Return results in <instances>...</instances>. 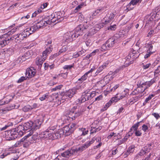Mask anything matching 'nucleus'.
Returning <instances> with one entry per match:
<instances>
[{"mask_svg": "<svg viewBox=\"0 0 160 160\" xmlns=\"http://www.w3.org/2000/svg\"><path fill=\"white\" fill-rule=\"evenodd\" d=\"M138 87L132 92L131 95H141L142 93H143L144 91L143 89L142 88V87L140 86V84L137 85Z\"/></svg>", "mask_w": 160, "mask_h": 160, "instance_id": "f3484780", "label": "nucleus"}, {"mask_svg": "<svg viewBox=\"0 0 160 160\" xmlns=\"http://www.w3.org/2000/svg\"><path fill=\"white\" fill-rule=\"evenodd\" d=\"M96 139V138H93L91 140L86 142L82 146L79 148H77V150L78 151V152H82L90 146L91 144L94 142Z\"/></svg>", "mask_w": 160, "mask_h": 160, "instance_id": "4468645a", "label": "nucleus"}, {"mask_svg": "<svg viewBox=\"0 0 160 160\" xmlns=\"http://www.w3.org/2000/svg\"><path fill=\"white\" fill-rule=\"evenodd\" d=\"M43 122V120L37 119L35 120L34 122H33V124L32 126V131L30 132L27 135L28 137L31 136V135L33 133V131L39 129L41 126V125Z\"/></svg>", "mask_w": 160, "mask_h": 160, "instance_id": "9b49d317", "label": "nucleus"}, {"mask_svg": "<svg viewBox=\"0 0 160 160\" xmlns=\"http://www.w3.org/2000/svg\"><path fill=\"white\" fill-rule=\"evenodd\" d=\"M48 94L46 93L45 94L43 95L42 97L40 98L39 99L41 101H43L48 98Z\"/></svg>", "mask_w": 160, "mask_h": 160, "instance_id": "13d9d810", "label": "nucleus"}, {"mask_svg": "<svg viewBox=\"0 0 160 160\" xmlns=\"http://www.w3.org/2000/svg\"><path fill=\"white\" fill-rule=\"evenodd\" d=\"M96 139V138H93L91 140L86 142L82 146L79 148H77V150L78 151V152H82L90 146L91 144L94 142Z\"/></svg>", "mask_w": 160, "mask_h": 160, "instance_id": "f8f14e48", "label": "nucleus"}, {"mask_svg": "<svg viewBox=\"0 0 160 160\" xmlns=\"http://www.w3.org/2000/svg\"><path fill=\"white\" fill-rule=\"evenodd\" d=\"M78 88L77 87H75L73 88L69 89L68 90L66 91L64 93V95L66 97L71 98L77 92V90Z\"/></svg>", "mask_w": 160, "mask_h": 160, "instance_id": "2eb2a0df", "label": "nucleus"}, {"mask_svg": "<svg viewBox=\"0 0 160 160\" xmlns=\"http://www.w3.org/2000/svg\"><path fill=\"white\" fill-rule=\"evenodd\" d=\"M105 24H105V22H102L101 23L95 25L94 26V28L97 31H98L101 28L103 27Z\"/></svg>", "mask_w": 160, "mask_h": 160, "instance_id": "c9c22d12", "label": "nucleus"}, {"mask_svg": "<svg viewBox=\"0 0 160 160\" xmlns=\"http://www.w3.org/2000/svg\"><path fill=\"white\" fill-rule=\"evenodd\" d=\"M97 31L96 30V29L94 27H93L92 28H91L89 30L88 34L87 36H92L93 35L94 33L96 32Z\"/></svg>", "mask_w": 160, "mask_h": 160, "instance_id": "4c0bfd02", "label": "nucleus"}, {"mask_svg": "<svg viewBox=\"0 0 160 160\" xmlns=\"http://www.w3.org/2000/svg\"><path fill=\"white\" fill-rule=\"evenodd\" d=\"M42 11V10H40L39 9L37 11H35V12L32 14V17L33 18L36 17L38 14L41 12Z\"/></svg>", "mask_w": 160, "mask_h": 160, "instance_id": "5fc2aeb1", "label": "nucleus"}, {"mask_svg": "<svg viewBox=\"0 0 160 160\" xmlns=\"http://www.w3.org/2000/svg\"><path fill=\"white\" fill-rule=\"evenodd\" d=\"M96 91H93L91 92H85L82 93L81 97L77 100L78 104L84 102L86 101L90 100L96 95Z\"/></svg>", "mask_w": 160, "mask_h": 160, "instance_id": "39448f33", "label": "nucleus"}, {"mask_svg": "<svg viewBox=\"0 0 160 160\" xmlns=\"http://www.w3.org/2000/svg\"><path fill=\"white\" fill-rule=\"evenodd\" d=\"M142 1V0H132L126 6L127 9L129 11L132 9L134 8L133 6L141 3Z\"/></svg>", "mask_w": 160, "mask_h": 160, "instance_id": "a211bd4d", "label": "nucleus"}, {"mask_svg": "<svg viewBox=\"0 0 160 160\" xmlns=\"http://www.w3.org/2000/svg\"><path fill=\"white\" fill-rule=\"evenodd\" d=\"M53 134V132L51 133L49 132V134H48V139L52 140H54Z\"/></svg>", "mask_w": 160, "mask_h": 160, "instance_id": "4d7b16f0", "label": "nucleus"}, {"mask_svg": "<svg viewBox=\"0 0 160 160\" xmlns=\"http://www.w3.org/2000/svg\"><path fill=\"white\" fill-rule=\"evenodd\" d=\"M78 127V125L75 123H72L71 124L68 125L64 127L62 130L63 133L65 134L66 135H69L72 133Z\"/></svg>", "mask_w": 160, "mask_h": 160, "instance_id": "9d476101", "label": "nucleus"}, {"mask_svg": "<svg viewBox=\"0 0 160 160\" xmlns=\"http://www.w3.org/2000/svg\"><path fill=\"white\" fill-rule=\"evenodd\" d=\"M147 47L148 48V49L147 50V52H151V53H152L153 52L152 51V49L153 48V46L152 44L151 43H148L147 44Z\"/></svg>", "mask_w": 160, "mask_h": 160, "instance_id": "c03bdc74", "label": "nucleus"}, {"mask_svg": "<svg viewBox=\"0 0 160 160\" xmlns=\"http://www.w3.org/2000/svg\"><path fill=\"white\" fill-rule=\"evenodd\" d=\"M138 126H137V125L136 124H134L133 125L132 127L130 129V131L129 132H131V131L133 129L134 130V131L137 130L138 129Z\"/></svg>", "mask_w": 160, "mask_h": 160, "instance_id": "bf43d9fd", "label": "nucleus"}, {"mask_svg": "<svg viewBox=\"0 0 160 160\" xmlns=\"http://www.w3.org/2000/svg\"><path fill=\"white\" fill-rule=\"evenodd\" d=\"M38 104L36 103H34L32 106H31V107L32 108V110L33 109H36L38 107Z\"/></svg>", "mask_w": 160, "mask_h": 160, "instance_id": "774afa93", "label": "nucleus"}, {"mask_svg": "<svg viewBox=\"0 0 160 160\" xmlns=\"http://www.w3.org/2000/svg\"><path fill=\"white\" fill-rule=\"evenodd\" d=\"M94 69L91 68L90 70L85 73L83 75L81 78L78 79V81H81L82 83L83 81L85 80L88 77V75L89 74L90 75H91V73L93 71Z\"/></svg>", "mask_w": 160, "mask_h": 160, "instance_id": "b1692460", "label": "nucleus"}, {"mask_svg": "<svg viewBox=\"0 0 160 160\" xmlns=\"http://www.w3.org/2000/svg\"><path fill=\"white\" fill-rule=\"evenodd\" d=\"M89 24L87 22H86L83 25H78L74 30L66 32L64 35L63 40L66 43H68L75 40L79 36L82 35L85 32L86 29L91 27L92 25Z\"/></svg>", "mask_w": 160, "mask_h": 160, "instance_id": "f03ea898", "label": "nucleus"}, {"mask_svg": "<svg viewBox=\"0 0 160 160\" xmlns=\"http://www.w3.org/2000/svg\"><path fill=\"white\" fill-rule=\"evenodd\" d=\"M78 130L81 136H85L87 134L88 132V130L85 128H79Z\"/></svg>", "mask_w": 160, "mask_h": 160, "instance_id": "473e14b6", "label": "nucleus"}, {"mask_svg": "<svg viewBox=\"0 0 160 160\" xmlns=\"http://www.w3.org/2000/svg\"><path fill=\"white\" fill-rule=\"evenodd\" d=\"M125 95H121V94H117L116 96L113 97L115 99L117 100V102L120 99H121L124 97L127 96V93L126 92H124Z\"/></svg>", "mask_w": 160, "mask_h": 160, "instance_id": "c756f323", "label": "nucleus"}, {"mask_svg": "<svg viewBox=\"0 0 160 160\" xmlns=\"http://www.w3.org/2000/svg\"><path fill=\"white\" fill-rule=\"evenodd\" d=\"M63 86L62 85H60L58 86H56L54 88H53L51 89V91H58L61 89V88L63 87Z\"/></svg>", "mask_w": 160, "mask_h": 160, "instance_id": "a18cd8bd", "label": "nucleus"}, {"mask_svg": "<svg viewBox=\"0 0 160 160\" xmlns=\"http://www.w3.org/2000/svg\"><path fill=\"white\" fill-rule=\"evenodd\" d=\"M24 140V138H23L22 139H21L20 141H17L15 145V147H18V146L20 144H22V142Z\"/></svg>", "mask_w": 160, "mask_h": 160, "instance_id": "052dcab7", "label": "nucleus"}, {"mask_svg": "<svg viewBox=\"0 0 160 160\" xmlns=\"http://www.w3.org/2000/svg\"><path fill=\"white\" fill-rule=\"evenodd\" d=\"M10 38H6L5 37L0 38V49L9 44L8 41Z\"/></svg>", "mask_w": 160, "mask_h": 160, "instance_id": "aec40b11", "label": "nucleus"}, {"mask_svg": "<svg viewBox=\"0 0 160 160\" xmlns=\"http://www.w3.org/2000/svg\"><path fill=\"white\" fill-rule=\"evenodd\" d=\"M36 72V70L33 67H31L26 70L25 74L26 76H27L28 78H31L35 76Z\"/></svg>", "mask_w": 160, "mask_h": 160, "instance_id": "6ab92c4d", "label": "nucleus"}, {"mask_svg": "<svg viewBox=\"0 0 160 160\" xmlns=\"http://www.w3.org/2000/svg\"><path fill=\"white\" fill-rule=\"evenodd\" d=\"M16 29H12L11 31H9L7 33H6L5 34H4L2 35V36L0 37V38H2V37H5V38H10L11 39H9V40L8 41L9 43L10 42V41L11 40H14V38H13V36L12 37H9V36L10 35H11L12 34H13L14 32H15L16 31Z\"/></svg>", "mask_w": 160, "mask_h": 160, "instance_id": "5701e85b", "label": "nucleus"}, {"mask_svg": "<svg viewBox=\"0 0 160 160\" xmlns=\"http://www.w3.org/2000/svg\"><path fill=\"white\" fill-rule=\"evenodd\" d=\"M74 66V64L71 65H65L63 67L64 69H70Z\"/></svg>", "mask_w": 160, "mask_h": 160, "instance_id": "0e129e2a", "label": "nucleus"}, {"mask_svg": "<svg viewBox=\"0 0 160 160\" xmlns=\"http://www.w3.org/2000/svg\"><path fill=\"white\" fill-rule=\"evenodd\" d=\"M105 79L97 82L96 85H99L100 87L102 88L105 86L106 83L104 82Z\"/></svg>", "mask_w": 160, "mask_h": 160, "instance_id": "79ce46f5", "label": "nucleus"}, {"mask_svg": "<svg viewBox=\"0 0 160 160\" xmlns=\"http://www.w3.org/2000/svg\"><path fill=\"white\" fill-rule=\"evenodd\" d=\"M33 132V133H34L32 135V136L31 137V139L30 140V141L32 143L33 142H36V140L38 138V135L37 132ZM32 135V134L31 135Z\"/></svg>", "mask_w": 160, "mask_h": 160, "instance_id": "e433bc0d", "label": "nucleus"}, {"mask_svg": "<svg viewBox=\"0 0 160 160\" xmlns=\"http://www.w3.org/2000/svg\"><path fill=\"white\" fill-rule=\"evenodd\" d=\"M135 147V146L133 145L130 146L127 152L123 153V155L125 157H127L131 153H132L134 151Z\"/></svg>", "mask_w": 160, "mask_h": 160, "instance_id": "393cba45", "label": "nucleus"}, {"mask_svg": "<svg viewBox=\"0 0 160 160\" xmlns=\"http://www.w3.org/2000/svg\"><path fill=\"white\" fill-rule=\"evenodd\" d=\"M103 8H101L100 9H97L96 11H95L94 12L93 14L94 16H96L98 14H99L100 12H103Z\"/></svg>", "mask_w": 160, "mask_h": 160, "instance_id": "de8ad7c7", "label": "nucleus"}, {"mask_svg": "<svg viewBox=\"0 0 160 160\" xmlns=\"http://www.w3.org/2000/svg\"><path fill=\"white\" fill-rule=\"evenodd\" d=\"M144 93H143V95H138L137 96H136L134 97H133L132 98L130 99L129 101V104L131 105L134 103L136 102H137L139 100V98L141 97L142 95H144Z\"/></svg>", "mask_w": 160, "mask_h": 160, "instance_id": "2f4dec72", "label": "nucleus"}, {"mask_svg": "<svg viewBox=\"0 0 160 160\" xmlns=\"http://www.w3.org/2000/svg\"><path fill=\"white\" fill-rule=\"evenodd\" d=\"M68 49V47L67 46H63L62 47L59 52L58 53L60 55V54L63 53L67 51Z\"/></svg>", "mask_w": 160, "mask_h": 160, "instance_id": "a19ab883", "label": "nucleus"}, {"mask_svg": "<svg viewBox=\"0 0 160 160\" xmlns=\"http://www.w3.org/2000/svg\"><path fill=\"white\" fill-rule=\"evenodd\" d=\"M60 12H55L47 17V19L50 20L51 24L52 23H55L60 22L63 19V18L60 15Z\"/></svg>", "mask_w": 160, "mask_h": 160, "instance_id": "6e6552de", "label": "nucleus"}, {"mask_svg": "<svg viewBox=\"0 0 160 160\" xmlns=\"http://www.w3.org/2000/svg\"><path fill=\"white\" fill-rule=\"evenodd\" d=\"M114 17L115 14L111 12L108 13L107 14L106 17L104 18L105 19V18H106V20L104 22L105 24H108L110 22L113 21Z\"/></svg>", "mask_w": 160, "mask_h": 160, "instance_id": "412c9836", "label": "nucleus"}, {"mask_svg": "<svg viewBox=\"0 0 160 160\" xmlns=\"http://www.w3.org/2000/svg\"><path fill=\"white\" fill-rule=\"evenodd\" d=\"M134 53L133 52H131L127 56V58L129 59L132 58L133 59L135 58H138L137 56H134Z\"/></svg>", "mask_w": 160, "mask_h": 160, "instance_id": "3c124183", "label": "nucleus"}, {"mask_svg": "<svg viewBox=\"0 0 160 160\" xmlns=\"http://www.w3.org/2000/svg\"><path fill=\"white\" fill-rule=\"evenodd\" d=\"M156 79L155 78H153L150 81H146L142 83H140V86L142 87V88H143V89L145 91L146 89L150 87L153 83H155Z\"/></svg>", "mask_w": 160, "mask_h": 160, "instance_id": "dca6fc26", "label": "nucleus"}, {"mask_svg": "<svg viewBox=\"0 0 160 160\" xmlns=\"http://www.w3.org/2000/svg\"><path fill=\"white\" fill-rule=\"evenodd\" d=\"M10 154H13L12 152H5L1 155L0 156V158L2 159L5 157H6L8 155H10Z\"/></svg>", "mask_w": 160, "mask_h": 160, "instance_id": "864d4df0", "label": "nucleus"}, {"mask_svg": "<svg viewBox=\"0 0 160 160\" xmlns=\"http://www.w3.org/2000/svg\"><path fill=\"white\" fill-rule=\"evenodd\" d=\"M118 99L116 100L113 97L107 103L104 107V108L105 110H107V108L110 107L111 105L113 103L117 102V101Z\"/></svg>", "mask_w": 160, "mask_h": 160, "instance_id": "c85d7f7f", "label": "nucleus"}, {"mask_svg": "<svg viewBox=\"0 0 160 160\" xmlns=\"http://www.w3.org/2000/svg\"><path fill=\"white\" fill-rule=\"evenodd\" d=\"M19 5V2H17L13 4L12 5L10 6L8 8V10H10L11 9L14 8L18 6Z\"/></svg>", "mask_w": 160, "mask_h": 160, "instance_id": "6e6d98bb", "label": "nucleus"}, {"mask_svg": "<svg viewBox=\"0 0 160 160\" xmlns=\"http://www.w3.org/2000/svg\"><path fill=\"white\" fill-rule=\"evenodd\" d=\"M96 139V138H93L91 140L86 142L82 146L79 148H77V150L78 151V152H82L90 146L91 144L94 142Z\"/></svg>", "mask_w": 160, "mask_h": 160, "instance_id": "ddd939ff", "label": "nucleus"}, {"mask_svg": "<svg viewBox=\"0 0 160 160\" xmlns=\"http://www.w3.org/2000/svg\"><path fill=\"white\" fill-rule=\"evenodd\" d=\"M28 59L27 56L25 55L24 56H22L21 57H20L18 58V60H19L20 62H21V60L23 61H25L26 59Z\"/></svg>", "mask_w": 160, "mask_h": 160, "instance_id": "69168bd1", "label": "nucleus"}, {"mask_svg": "<svg viewBox=\"0 0 160 160\" xmlns=\"http://www.w3.org/2000/svg\"><path fill=\"white\" fill-rule=\"evenodd\" d=\"M22 110L24 112H29L32 110V108L29 105H27L24 106L22 108Z\"/></svg>", "mask_w": 160, "mask_h": 160, "instance_id": "ea45409f", "label": "nucleus"}, {"mask_svg": "<svg viewBox=\"0 0 160 160\" xmlns=\"http://www.w3.org/2000/svg\"><path fill=\"white\" fill-rule=\"evenodd\" d=\"M114 37L109 38L106 42L102 45L101 48L102 51L109 50L114 46L116 42Z\"/></svg>", "mask_w": 160, "mask_h": 160, "instance_id": "0eeeda50", "label": "nucleus"}, {"mask_svg": "<svg viewBox=\"0 0 160 160\" xmlns=\"http://www.w3.org/2000/svg\"><path fill=\"white\" fill-rule=\"evenodd\" d=\"M32 124L33 122L29 121L23 125H19L17 127L9 130L8 132V136L9 138L8 140L14 139L18 137L22 136L26 132L32 131Z\"/></svg>", "mask_w": 160, "mask_h": 160, "instance_id": "f257e3e1", "label": "nucleus"}, {"mask_svg": "<svg viewBox=\"0 0 160 160\" xmlns=\"http://www.w3.org/2000/svg\"><path fill=\"white\" fill-rule=\"evenodd\" d=\"M160 72V66H158L154 72V76L157 77Z\"/></svg>", "mask_w": 160, "mask_h": 160, "instance_id": "09e8293b", "label": "nucleus"}, {"mask_svg": "<svg viewBox=\"0 0 160 160\" xmlns=\"http://www.w3.org/2000/svg\"><path fill=\"white\" fill-rule=\"evenodd\" d=\"M46 57H43L41 56V57L37 58L36 61V63L38 66V68L40 69L42 66L43 62L46 60Z\"/></svg>", "mask_w": 160, "mask_h": 160, "instance_id": "4be33fe9", "label": "nucleus"}, {"mask_svg": "<svg viewBox=\"0 0 160 160\" xmlns=\"http://www.w3.org/2000/svg\"><path fill=\"white\" fill-rule=\"evenodd\" d=\"M49 134V132L44 131L39 134V137L41 139H44L46 138L48 139V137Z\"/></svg>", "mask_w": 160, "mask_h": 160, "instance_id": "7c9ffc66", "label": "nucleus"}, {"mask_svg": "<svg viewBox=\"0 0 160 160\" xmlns=\"http://www.w3.org/2000/svg\"><path fill=\"white\" fill-rule=\"evenodd\" d=\"M78 151L76 150V148H73L71 150H67L61 153V155H59L55 158V160H66L64 158H68L72 155L78 153Z\"/></svg>", "mask_w": 160, "mask_h": 160, "instance_id": "423d86ee", "label": "nucleus"}, {"mask_svg": "<svg viewBox=\"0 0 160 160\" xmlns=\"http://www.w3.org/2000/svg\"><path fill=\"white\" fill-rule=\"evenodd\" d=\"M32 33V32L30 31L29 28H26L22 33L16 35H13V38L15 39V41L17 43H19L23 40L24 38L29 36Z\"/></svg>", "mask_w": 160, "mask_h": 160, "instance_id": "20e7f679", "label": "nucleus"}, {"mask_svg": "<svg viewBox=\"0 0 160 160\" xmlns=\"http://www.w3.org/2000/svg\"><path fill=\"white\" fill-rule=\"evenodd\" d=\"M86 5L85 2H82L76 7L75 10H78L80 9L83 6H86Z\"/></svg>", "mask_w": 160, "mask_h": 160, "instance_id": "8fccbe9b", "label": "nucleus"}, {"mask_svg": "<svg viewBox=\"0 0 160 160\" xmlns=\"http://www.w3.org/2000/svg\"><path fill=\"white\" fill-rule=\"evenodd\" d=\"M84 53L83 50H82L78 52L76 54H75V58H77L81 55H83Z\"/></svg>", "mask_w": 160, "mask_h": 160, "instance_id": "603ef678", "label": "nucleus"}, {"mask_svg": "<svg viewBox=\"0 0 160 160\" xmlns=\"http://www.w3.org/2000/svg\"><path fill=\"white\" fill-rule=\"evenodd\" d=\"M102 128V127L101 126L98 127L97 128H92V129L90 130V133L91 134L95 133L101 130Z\"/></svg>", "mask_w": 160, "mask_h": 160, "instance_id": "58836bf2", "label": "nucleus"}, {"mask_svg": "<svg viewBox=\"0 0 160 160\" xmlns=\"http://www.w3.org/2000/svg\"><path fill=\"white\" fill-rule=\"evenodd\" d=\"M14 96H12L11 95H8L6 96V101H2L0 103V106L5 104H7L10 102L13 98Z\"/></svg>", "mask_w": 160, "mask_h": 160, "instance_id": "cd10ccee", "label": "nucleus"}, {"mask_svg": "<svg viewBox=\"0 0 160 160\" xmlns=\"http://www.w3.org/2000/svg\"><path fill=\"white\" fill-rule=\"evenodd\" d=\"M59 54L58 53H56L55 54H54L53 55H51L49 58V59L51 60H52L55 58L56 57H57L59 55Z\"/></svg>", "mask_w": 160, "mask_h": 160, "instance_id": "e2e57ef3", "label": "nucleus"}, {"mask_svg": "<svg viewBox=\"0 0 160 160\" xmlns=\"http://www.w3.org/2000/svg\"><path fill=\"white\" fill-rule=\"evenodd\" d=\"M50 21V20L48 19L47 18V19L45 18L37 23L36 25H34L31 26L29 28L30 31L32 32V33H33L38 29L42 28H43L48 24H51Z\"/></svg>", "mask_w": 160, "mask_h": 160, "instance_id": "7ed1b4c3", "label": "nucleus"}, {"mask_svg": "<svg viewBox=\"0 0 160 160\" xmlns=\"http://www.w3.org/2000/svg\"><path fill=\"white\" fill-rule=\"evenodd\" d=\"M153 21V19L152 18L150 17L146 21V24H151L152 21Z\"/></svg>", "mask_w": 160, "mask_h": 160, "instance_id": "680f3d73", "label": "nucleus"}, {"mask_svg": "<svg viewBox=\"0 0 160 160\" xmlns=\"http://www.w3.org/2000/svg\"><path fill=\"white\" fill-rule=\"evenodd\" d=\"M155 94H152L149 95L148 97L146 98L145 99L146 100V102H148L149 103V101L155 96Z\"/></svg>", "mask_w": 160, "mask_h": 160, "instance_id": "49530a36", "label": "nucleus"}, {"mask_svg": "<svg viewBox=\"0 0 160 160\" xmlns=\"http://www.w3.org/2000/svg\"><path fill=\"white\" fill-rule=\"evenodd\" d=\"M102 145V143L101 142H100L96 146L93 147V148L94 149H96L97 148H99Z\"/></svg>", "mask_w": 160, "mask_h": 160, "instance_id": "338daca9", "label": "nucleus"}, {"mask_svg": "<svg viewBox=\"0 0 160 160\" xmlns=\"http://www.w3.org/2000/svg\"><path fill=\"white\" fill-rule=\"evenodd\" d=\"M54 139H57L61 137V134L58 132H53Z\"/></svg>", "mask_w": 160, "mask_h": 160, "instance_id": "37998d69", "label": "nucleus"}, {"mask_svg": "<svg viewBox=\"0 0 160 160\" xmlns=\"http://www.w3.org/2000/svg\"><path fill=\"white\" fill-rule=\"evenodd\" d=\"M52 46L50 45L48 48H47L45 51L43 52L42 56L43 57H46V58L47 56L52 52Z\"/></svg>", "mask_w": 160, "mask_h": 160, "instance_id": "bb28decb", "label": "nucleus"}, {"mask_svg": "<svg viewBox=\"0 0 160 160\" xmlns=\"http://www.w3.org/2000/svg\"><path fill=\"white\" fill-rule=\"evenodd\" d=\"M152 144L151 143L147 144L143 147V149L147 152H150V150L152 148Z\"/></svg>", "mask_w": 160, "mask_h": 160, "instance_id": "f704fd0d", "label": "nucleus"}, {"mask_svg": "<svg viewBox=\"0 0 160 160\" xmlns=\"http://www.w3.org/2000/svg\"><path fill=\"white\" fill-rule=\"evenodd\" d=\"M108 65L107 64L104 63L101 66H100L96 72V74L97 75L104 68L106 67Z\"/></svg>", "mask_w": 160, "mask_h": 160, "instance_id": "72a5a7b5", "label": "nucleus"}, {"mask_svg": "<svg viewBox=\"0 0 160 160\" xmlns=\"http://www.w3.org/2000/svg\"><path fill=\"white\" fill-rule=\"evenodd\" d=\"M29 135L28 137L27 135L24 138V140L22 142V145H23V147L24 148H27L29 146L31 143H32L30 141V138L28 139L27 138H29Z\"/></svg>", "mask_w": 160, "mask_h": 160, "instance_id": "a878e982", "label": "nucleus"}, {"mask_svg": "<svg viewBox=\"0 0 160 160\" xmlns=\"http://www.w3.org/2000/svg\"><path fill=\"white\" fill-rule=\"evenodd\" d=\"M77 109V106H74L70 111L68 114V117L74 120L76 118L80 116L82 113L81 109Z\"/></svg>", "mask_w": 160, "mask_h": 160, "instance_id": "1a4fd4ad", "label": "nucleus"}]
</instances>
